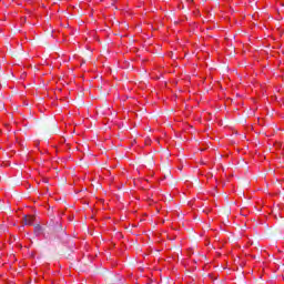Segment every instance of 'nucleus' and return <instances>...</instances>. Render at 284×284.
<instances>
[{"mask_svg":"<svg viewBox=\"0 0 284 284\" xmlns=\"http://www.w3.org/2000/svg\"><path fill=\"white\" fill-rule=\"evenodd\" d=\"M34 219L32 216H26L24 217V224L26 225H32Z\"/></svg>","mask_w":284,"mask_h":284,"instance_id":"nucleus-1","label":"nucleus"}]
</instances>
